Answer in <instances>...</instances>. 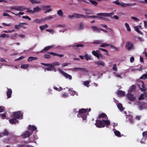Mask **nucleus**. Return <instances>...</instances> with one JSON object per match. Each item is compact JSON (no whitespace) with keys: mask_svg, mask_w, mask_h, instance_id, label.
Masks as SVG:
<instances>
[{"mask_svg":"<svg viewBox=\"0 0 147 147\" xmlns=\"http://www.w3.org/2000/svg\"><path fill=\"white\" fill-rule=\"evenodd\" d=\"M114 14L113 12L111 13H99L98 14L99 18L105 20L107 21L108 20V19L106 18H105L104 17H110L111 18H113L112 16Z\"/></svg>","mask_w":147,"mask_h":147,"instance_id":"7ed1b4c3","label":"nucleus"},{"mask_svg":"<svg viewBox=\"0 0 147 147\" xmlns=\"http://www.w3.org/2000/svg\"><path fill=\"white\" fill-rule=\"evenodd\" d=\"M135 30L138 33L140 34H142L141 32L139 30V28L137 26H135Z\"/></svg>","mask_w":147,"mask_h":147,"instance_id":"8fccbe9b","label":"nucleus"},{"mask_svg":"<svg viewBox=\"0 0 147 147\" xmlns=\"http://www.w3.org/2000/svg\"><path fill=\"white\" fill-rule=\"evenodd\" d=\"M11 9H14L18 11H23L24 10H25L27 9L24 6H13L11 7L10 8Z\"/></svg>","mask_w":147,"mask_h":147,"instance_id":"20e7f679","label":"nucleus"},{"mask_svg":"<svg viewBox=\"0 0 147 147\" xmlns=\"http://www.w3.org/2000/svg\"><path fill=\"white\" fill-rule=\"evenodd\" d=\"M127 99L131 101H134L136 98L131 93H128L127 95Z\"/></svg>","mask_w":147,"mask_h":147,"instance_id":"9d476101","label":"nucleus"},{"mask_svg":"<svg viewBox=\"0 0 147 147\" xmlns=\"http://www.w3.org/2000/svg\"><path fill=\"white\" fill-rule=\"evenodd\" d=\"M68 96V94L66 93H65L62 95V97L65 98L67 97Z\"/></svg>","mask_w":147,"mask_h":147,"instance_id":"338daca9","label":"nucleus"},{"mask_svg":"<svg viewBox=\"0 0 147 147\" xmlns=\"http://www.w3.org/2000/svg\"><path fill=\"white\" fill-rule=\"evenodd\" d=\"M140 79H147V74H143L142 76L140 77Z\"/></svg>","mask_w":147,"mask_h":147,"instance_id":"de8ad7c7","label":"nucleus"},{"mask_svg":"<svg viewBox=\"0 0 147 147\" xmlns=\"http://www.w3.org/2000/svg\"><path fill=\"white\" fill-rule=\"evenodd\" d=\"M117 107L120 110H123V107L122 106V105L120 103H119L117 105Z\"/></svg>","mask_w":147,"mask_h":147,"instance_id":"58836bf2","label":"nucleus"},{"mask_svg":"<svg viewBox=\"0 0 147 147\" xmlns=\"http://www.w3.org/2000/svg\"><path fill=\"white\" fill-rule=\"evenodd\" d=\"M60 64V63L59 62L56 61L53 62L52 64H51V65H52V67H51V70H53L54 68V66H59Z\"/></svg>","mask_w":147,"mask_h":147,"instance_id":"aec40b11","label":"nucleus"},{"mask_svg":"<svg viewBox=\"0 0 147 147\" xmlns=\"http://www.w3.org/2000/svg\"><path fill=\"white\" fill-rule=\"evenodd\" d=\"M87 109H81L78 111L77 117H81L84 120H86L87 118V116L88 114V113Z\"/></svg>","mask_w":147,"mask_h":147,"instance_id":"f03ea898","label":"nucleus"},{"mask_svg":"<svg viewBox=\"0 0 147 147\" xmlns=\"http://www.w3.org/2000/svg\"><path fill=\"white\" fill-rule=\"evenodd\" d=\"M34 12H38L41 10V9L38 6L34 7L33 9Z\"/></svg>","mask_w":147,"mask_h":147,"instance_id":"c85d7f7f","label":"nucleus"},{"mask_svg":"<svg viewBox=\"0 0 147 147\" xmlns=\"http://www.w3.org/2000/svg\"><path fill=\"white\" fill-rule=\"evenodd\" d=\"M90 81H85L84 82V84L85 86H87V87H89L88 85L90 83Z\"/></svg>","mask_w":147,"mask_h":147,"instance_id":"3c124183","label":"nucleus"},{"mask_svg":"<svg viewBox=\"0 0 147 147\" xmlns=\"http://www.w3.org/2000/svg\"><path fill=\"white\" fill-rule=\"evenodd\" d=\"M89 1L93 5L96 6L98 5V3L93 0H89Z\"/></svg>","mask_w":147,"mask_h":147,"instance_id":"ea45409f","label":"nucleus"},{"mask_svg":"<svg viewBox=\"0 0 147 147\" xmlns=\"http://www.w3.org/2000/svg\"><path fill=\"white\" fill-rule=\"evenodd\" d=\"M53 19V17L51 16H50L49 17H46L43 19V22H45L47 20H51Z\"/></svg>","mask_w":147,"mask_h":147,"instance_id":"4c0bfd02","label":"nucleus"},{"mask_svg":"<svg viewBox=\"0 0 147 147\" xmlns=\"http://www.w3.org/2000/svg\"><path fill=\"white\" fill-rule=\"evenodd\" d=\"M37 129V128L34 125H29L28 126V130L32 131H34Z\"/></svg>","mask_w":147,"mask_h":147,"instance_id":"a211bd4d","label":"nucleus"},{"mask_svg":"<svg viewBox=\"0 0 147 147\" xmlns=\"http://www.w3.org/2000/svg\"><path fill=\"white\" fill-rule=\"evenodd\" d=\"M69 91H70L71 92H69V93L71 94V95L74 96L75 94H76V92L75 91H72L71 90H70V89H69Z\"/></svg>","mask_w":147,"mask_h":147,"instance_id":"bf43d9fd","label":"nucleus"},{"mask_svg":"<svg viewBox=\"0 0 147 147\" xmlns=\"http://www.w3.org/2000/svg\"><path fill=\"white\" fill-rule=\"evenodd\" d=\"M17 147H30L29 145L25 144H18L17 145Z\"/></svg>","mask_w":147,"mask_h":147,"instance_id":"c9c22d12","label":"nucleus"},{"mask_svg":"<svg viewBox=\"0 0 147 147\" xmlns=\"http://www.w3.org/2000/svg\"><path fill=\"white\" fill-rule=\"evenodd\" d=\"M38 58L35 57H30L28 58V61H32L33 60H36Z\"/></svg>","mask_w":147,"mask_h":147,"instance_id":"cd10ccee","label":"nucleus"},{"mask_svg":"<svg viewBox=\"0 0 147 147\" xmlns=\"http://www.w3.org/2000/svg\"><path fill=\"white\" fill-rule=\"evenodd\" d=\"M110 46L111 47V48L112 49H114L115 50H116L117 51H119V48H118L116 47L113 46L112 45H110Z\"/></svg>","mask_w":147,"mask_h":147,"instance_id":"864d4df0","label":"nucleus"},{"mask_svg":"<svg viewBox=\"0 0 147 147\" xmlns=\"http://www.w3.org/2000/svg\"><path fill=\"white\" fill-rule=\"evenodd\" d=\"M41 7L42 8V10H44L47 9H48V8L50 7H51V6L49 5H42L41 6Z\"/></svg>","mask_w":147,"mask_h":147,"instance_id":"c03bdc74","label":"nucleus"},{"mask_svg":"<svg viewBox=\"0 0 147 147\" xmlns=\"http://www.w3.org/2000/svg\"><path fill=\"white\" fill-rule=\"evenodd\" d=\"M0 115L1 117V118L4 119L6 117V115L5 113H2L0 114Z\"/></svg>","mask_w":147,"mask_h":147,"instance_id":"69168bd1","label":"nucleus"},{"mask_svg":"<svg viewBox=\"0 0 147 147\" xmlns=\"http://www.w3.org/2000/svg\"><path fill=\"white\" fill-rule=\"evenodd\" d=\"M125 27H126L127 30L128 31H130L131 30V29L130 28L129 26V25L127 23H125Z\"/></svg>","mask_w":147,"mask_h":147,"instance_id":"a19ab883","label":"nucleus"},{"mask_svg":"<svg viewBox=\"0 0 147 147\" xmlns=\"http://www.w3.org/2000/svg\"><path fill=\"white\" fill-rule=\"evenodd\" d=\"M22 18L23 19H25L28 20L29 21L31 20V18L28 16H24L22 17Z\"/></svg>","mask_w":147,"mask_h":147,"instance_id":"6e6d98bb","label":"nucleus"},{"mask_svg":"<svg viewBox=\"0 0 147 147\" xmlns=\"http://www.w3.org/2000/svg\"><path fill=\"white\" fill-rule=\"evenodd\" d=\"M24 25H28V24L24 22L19 23V24L18 25H16L14 26V28L18 30H19L21 28H23L26 29V27L23 26Z\"/></svg>","mask_w":147,"mask_h":147,"instance_id":"0eeeda50","label":"nucleus"},{"mask_svg":"<svg viewBox=\"0 0 147 147\" xmlns=\"http://www.w3.org/2000/svg\"><path fill=\"white\" fill-rule=\"evenodd\" d=\"M31 2L32 4L39 3H40V1H37L35 0H29Z\"/></svg>","mask_w":147,"mask_h":147,"instance_id":"49530a36","label":"nucleus"},{"mask_svg":"<svg viewBox=\"0 0 147 147\" xmlns=\"http://www.w3.org/2000/svg\"><path fill=\"white\" fill-rule=\"evenodd\" d=\"M113 131H114V133L115 135L117 136L118 137H119L121 135V133L120 132L118 131L116 129H113Z\"/></svg>","mask_w":147,"mask_h":147,"instance_id":"c756f323","label":"nucleus"},{"mask_svg":"<svg viewBox=\"0 0 147 147\" xmlns=\"http://www.w3.org/2000/svg\"><path fill=\"white\" fill-rule=\"evenodd\" d=\"M94 63L95 64L97 65L98 66H101L102 67H104L105 65V62L101 60L95 61Z\"/></svg>","mask_w":147,"mask_h":147,"instance_id":"f8f14e48","label":"nucleus"},{"mask_svg":"<svg viewBox=\"0 0 147 147\" xmlns=\"http://www.w3.org/2000/svg\"><path fill=\"white\" fill-rule=\"evenodd\" d=\"M105 118L106 119H108V118L107 115L104 113H102L100 114L98 117V119Z\"/></svg>","mask_w":147,"mask_h":147,"instance_id":"2eb2a0df","label":"nucleus"},{"mask_svg":"<svg viewBox=\"0 0 147 147\" xmlns=\"http://www.w3.org/2000/svg\"><path fill=\"white\" fill-rule=\"evenodd\" d=\"M99 51L98 50L95 51H93L92 52V54L95 56L96 57L99 59Z\"/></svg>","mask_w":147,"mask_h":147,"instance_id":"dca6fc26","label":"nucleus"},{"mask_svg":"<svg viewBox=\"0 0 147 147\" xmlns=\"http://www.w3.org/2000/svg\"><path fill=\"white\" fill-rule=\"evenodd\" d=\"M48 53L50 54L53 55L54 56H57L61 57L64 56V55L63 54H59L52 52H49Z\"/></svg>","mask_w":147,"mask_h":147,"instance_id":"4be33fe9","label":"nucleus"},{"mask_svg":"<svg viewBox=\"0 0 147 147\" xmlns=\"http://www.w3.org/2000/svg\"><path fill=\"white\" fill-rule=\"evenodd\" d=\"M91 28L94 31H96L98 28V27L96 26H92Z\"/></svg>","mask_w":147,"mask_h":147,"instance_id":"09e8293b","label":"nucleus"},{"mask_svg":"<svg viewBox=\"0 0 147 147\" xmlns=\"http://www.w3.org/2000/svg\"><path fill=\"white\" fill-rule=\"evenodd\" d=\"M136 4L135 3H121L120 5L123 7H124L126 6H131L134 5Z\"/></svg>","mask_w":147,"mask_h":147,"instance_id":"4468645a","label":"nucleus"},{"mask_svg":"<svg viewBox=\"0 0 147 147\" xmlns=\"http://www.w3.org/2000/svg\"><path fill=\"white\" fill-rule=\"evenodd\" d=\"M108 46H109V45L108 44H106L105 43H103L100 45V46L101 47H105Z\"/></svg>","mask_w":147,"mask_h":147,"instance_id":"052dcab7","label":"nucleus"},{"mask_svg":"<svg viewBox=\"0 0 147 147\" xmlns=\"http://www.w3.org/2000/svg\"><path fill=\"white\" fill-rule=\"evenodd\" d=\"M42 22H43V19H36L34 21V22L38 24H40Z\"/></svg>","mask_w":147,"mask_h":147,"instance_id":"bb28decb","label":"nucleus"},{"mask_svg":"<svg viewBox=\"0 0 147 147\" xmlns=\"http://www.w3.org/2000/svg\"><path fill=\"white\" fill-rule=\"evenodd\" d=\"M57 14L60 17H62L63 15V13L61 9L59 10L57 12Z\"/></svg>","mask_w":147,"mask_h":147,"instance_id":"f704fd0d","label":"nucleus"},{"mask_svg":"<svg viewBox=\"0 0 147 147\" xmlns=\"http://www.w3.org/2000/svg\"><path fill=\"white\" fill-rule=\"evenodd\" d=\"M41 64L46 67H45L44 68V70L45 71H46V70L48 71H51V68L52 66L51 65V64L50 63H41Z\"/></svg>","mask_w":147,"mask_h":147,"instance_id":"6e6552de","label":"nucleus"},{"mask_svg":"<svg viewBox=\"0 0 147 147\" xmlns=\"http://www.w3.org/2000/svg\"><path fill=\"white\" fill-rule=\"evenodd\" d=\"M55 46L54 45L46 47L43 50L41 51L40 52H43L44 51H47L51 48H53Z\"/></svg>","mask_w":147,"mask_h":147,"instance_id":"6ab92c4d","label":"nucleus"},{"mask_svg":"<svg viewBox=\"0 0 147 147\" xmlns=\"http://www.w3.org/2000/svg\"><path fill=\"white\" fill-rule=\"evenodd\" d=\"M99 13H98L97 14V16H89V17L90 18H99V17L98 16L99 15H98Z\"/></svg>","mask_w":147,"mask_h":147,"instance_id":"a18cd8bd","label":"nucleus"},{"mask_svg":"<svg viewBox=\"0 0 147 147\" xmlns=\"http://www.w3.org/2000/svg\"><path fill=\"white\" fill-rule=\"evenodd\" d=\"M79 28L80 30H82L84 28V24L82 22L80 23Z\"/></svg>","mask_w":147,"mask_h":147,"instance_id":"603ef678","label":"nucleus"},{"mask_svg":"<svg viewBox=\"0 0 147 147\" xmlns=\"http://www.w3.org/2000/svg\"><path fill=\"white\" fill-rule=\"evenodd\" d=\"M9 132L7 130L5 129L4 132H3L1 134L3 135L7 136L9 134Z\"/></svg>","mask_w":147,"mask_h":147,"instance_id":"37998d69","label":"nucleus"},{"mask_svg":"<svg viewBox=\"0 0 147 147\" xmlns=\"http://www.w3.org/2000/svg\"><path fill=\"white\" fill-rule=\"evenodd\" d=\"M17 34L15 33L13 35H10V36H9V37H10L11 39L15 40L17 38Z\"/></svg>","mask_w":147,"mask_h":147,"instance_id":"2f4dec72","label":"nucleus"},{"mask_svg":"<svg viewBox=\"0 0 147 147\" xmlns=\"http://www.w3.org/2000/svg\"><path fill=\"white\" fill-rule=\"evenodd\" d=\"M12 91L11 89H8L7 92V96L8 98H10L11 97Z\"/></svg>","mask_w":147,"mask_h":147,"instance_id":"5701e85b","label":"nucleus"},{"mask_svg":"<svg viewBox=\"0 0 147 147\" xmlns=\"http://www.w3.org/2000/svg\"><path fill=\"white\" fill-rule=\"evenodd\" d=\"M96 123L95 125L97 127L101 128L104 127L105 125L108 126L110 124L109 120L102 119L101 121L99 120H96Z\"/></svg>","mask_w":147,"mask_h":147,"instance_id":"f257e3e1","label":"nucleus"},{"mask_svg":"<svg viewBox=\"0 0 147 147\" xmlns=\"http://www.w3.org/2000/svg\"><path fill=\"white\" fill-rule=\"evenodd\" d=\"M20 112L19 113L17 112H14L12 115V117H13L16 119H19L21 118V119H22L23 115L22 114L20 113Z\"/></svg>","mask_w":147,"mask_h":147,"instance_id":"39448f33","label":"nucleus"},{"mask_svg":"<svg viewBox=\"0 0 147 147\" xmlns=\"http://www.w3.org/2000/svg\"><path fill=\"white\" fill-rule=\"evenodd\" d=\"M84 13L87 15H91L93 14V12L91 10L87 8H84L83 9Z\"/></svg>","mask_w":147,"mask_h":147,"instance_id":"ddd939ff","label":"nucleus"},{"mask_svg":"<svg viewBox=\"0 0 147 147\" xmlns=\"http://www.w3.org/2000/svg\"><path fill=\"white\" fill-rule=\"evenodd\" d=\"M113 70L115 71H117V69L116 67V64H115L114 65L113 67Z\"/></svg>","mask_w":147,"mask_h":147,"instance_id":"4d7b16f0","label":"nucleus"},{"mask_svg":"<svg viewBox=\"0 0 147 147\" xmlns=\"http://www.w3.org/2000/svg\"><path fill=\"white\" fill-rule=\"evenodd\" d=\"M78 15H79L78 13H74L72 15H69L68 17L70 18H72L73 17H75L76 18H78L79 17Z\"/></svg>","mask_w":147,"mask_h":147,"instance_id":"b1692460","label":"nucleus"},{"mask_svg":"<svg viewBox=\"0 0 147 147\" xmlns=\"http://www.w3.org/2000/svg\"><path fill=\"white\" fill-rule=\"evenodd\" d=\"M117 94L120 96H124L125 95L124 91L122 90H118L117 92Z\"/></svg>","mask_w":147,"mask_h":147,"instance_id":"393cba45","label":"nucleus"},{"mask_svg":"<svg viewBox=\"0 0 147 147\" xmlns=\"http://www.w3.org/2000/svg\"><path fill=\"white\" fill-rule=\"evenodd\" d=\"M142 135L144 137H147V131H144L142 133Z\"/></svg>","mask_w":147,"mask_h":147,"instance_id":"e2e57ef3","label":"nucleus"},{"mask_svg":"<svg viewBox=\"0 0 147 147\" xmlns=\"http://www.w3.org/2000/svg\"><path fill=\"white\" fill-rule=\"evenodd\" d=\"M27 9V10L26 11V12L27 13H30L31 14H33L34 13V10H29L28 9Z\"/></svg>","mask_w":147,"mask_h":147,"instance_id":"774afa93","label":"nucleus"},{"mask_svg":"<svg viewBox=\"0 0 147 147\" xmlns=\"http://www.w3.org/2000/svg\"><path fill=\"white\" fill-rule=\"evenodd\" d=\"M32 133V132L31 134L30 131H26L22 134V136L23 138H26L29 137Z\"/></svg>","mask_w":147,"mask_h":147,"instance_id":"9b49d317","label":"nucleus"},{"mask_svg":"<svg viewBox=\"0 0 147 147\" xmlns=\"http://www.w3.org/2000/svg\"><path fill=\"white\" fill-rule=\"evenodd\" d=\"M78 15L79 16V17H78V18H89V16H88L87 15H84L83 14H79V15Z\"/></svg>","mask_w":147,"mask_h":147,"instance_id":"473e14b6","label":"nucleus"},{"mask_svg":"<svg viewBox=\"0 0 147 147\" xmlns=\"http://www.w3.org/2000/svg\"><path fill=\"white\" fill-rule=\"evenodd\" d=\"M44 57L46 59H49L51 58V56L49 55L46 54L44 55Z\"/></svg>","mask_w":147,"mask_h":147,"instance_id":"0e129e2a","label":"nucleus"},{"mask_svg":"<svg viewBox=\"0 0 147 147\" xmlns=\"http://www.w3.org/2000/svg\"><path fill=\"white\" fill-rule=\"evenodd\" d=\"M125 47L126 49L129 51L133 49V44L130 41H127L126 43Z\"/></svg>","mask_w":147,"mask_h":147,"instance_id":"1a4fd4ad","label":"nucleus"},{"mask_svg":"<svg viewBox=\"0 0 147 147\" xmlns=\"http://www.w3.org/2000/svg\"><path fill=\"white\" fill-rule=\"evenodd\" d=\"M0 37L1 38H9V36L8 35L6 34H1L0 35Z\"/></svg>","mask_w":147,"mask_h":147,"instance_id":"79ce46f5","label":"nucleus"},{"mask_svg":"<svg viewBox=\"0 0 147 147\" xmlns=\"http://www.w3.org/2000/svg\"><path fill=\"white\" fill-rule=\"evenodd\" d=\"M102 41L100 40H97L96 41L94 42L93 43L94 44H101L102 42Z\"/></svg>","mask_w":147,"mask_h":147,"instance_id":"5fc2aeb1","label":"nucleus"},{"mask_svg":"<svg viewBox=\"0 0 147 147\" xmlns=\"http://www.w3.org/2000/svg\"><path fill=\"white\" fill-rule=\"evenodd\" d=\"M48 27V25L47 24H45L44 26H41L39 27L40 29L41 30H43L45 29V28H47Z\"/></svg>","mask_w":147,"mask_h":147,"instance_id":"e433bc0d","label":"nucleus"},{"mask_svg":"<svg viewBox=\"0 0 147 147\" xmlns=\"http://www.w3.org/2000/svg\"><path fill=\"white\" fill-rule=\"evenodd\" d=\"M29 65L28 64H23L21 65L20 67L24 69H26L28 68Z\"/></svg>","mask_w":147,"mask_h":147,"instance_id":"72a5a7b5","label":"nucleus"},{"mask_svg":"<svg viewBox=\"0 0 147 147\" xmlns=\"http://www.w3.org/2000/svg\"><path fill=\"white\" fill-rule=\"evenodd\" d=\"M138 85L139 86L140 89L142 91H145L146 90V88L144 85V82H142V88L140 87L139 85L138 84Z\"/></svg>","mask_w":147,"mask_h":147,"instance_id":"412c9836","label":"nucleus"},{"mask_svg":"<svg viewBox=\"0 0 147 147\" xmlns=\"http://www.w3.org/2000/svg\"><path fill=\"white\" fill-rule=\"evenodd\" d=\"M58 70L61 73L66 79H68L69 80H71L72 79V76L71 75H69L67 73H66L60 69H58Z\"/></svg>","mask_w":147,"mask_h":147,"instance_id":"423d86ee","label":"nucleus"},{"mask_svg":"<svg viewBox=\"0 0 147 147\" xmlns=\"http://www.w3.org/2000/svg\"><path fill=\"white\" fill-rule=\"evenodd\" d=\"M84 58L87 61L89 60H91L92 57L91 56L89 55L88 54H86L84 55Z\"/></svg>","mask_w":147,"mask_h":147,"instance_id":"a878e982","label":"nucleus"},{"mask_svg":"<svg viewBox=\"0 0 147 147\" xmlns=\"http://www.w3.org/2000/svg\"><path fill=\"white\" fill-rule=\"evenodd\" d=\"M9 122L12 124H15L17 122H18V121L13 117V118L9 120Z\"/></svg>","mask_w":147,"mask_h":147,"instance_id":"f3484780","label":"nucleus"},{"mask_svg":"<svg viewBox=\"0 0 147 147\" xmlns=\"http://www.w3.org/2000/svg\"><path fill=\"white\" fill-rule=\"evenodd\" d=\"M136 88V86L134 85H132L130 88L129 92H132Z\"/></svg>","mask_w":147,"mask_h":147,"instance_id":"7c9ffc66","label":"nucleus"},{"mask_svg":"<svg viewBox=\"0 0 147 147\" xmlns=\"http://www.w3.org/2000/svg\"><path fill=\"white\" fill-rule=\"evenodd\" d=\"M131 19H133L136 22H138L139 21L138 18L135 17H132L131 18Z\"/></svg>","mask_w":147,"mask_h":147,"instance_id":"13d9d810","label":"nucleus"},{"mask_svg":"<svg viewBox=\"0 0 147 147\" xmlns=\"http://www.w3.org/2000/svg\"><path fill=\"white\" fill-rule=\"evenodd\" d=\"M144 98V94H142L140 96V97L138 98V99L139 100H141L143 99Z\"/></svg>","mask_w":147,"mask_h":147,"instance_id":"680f3d73","label":"nucleus"}]
</instances>
